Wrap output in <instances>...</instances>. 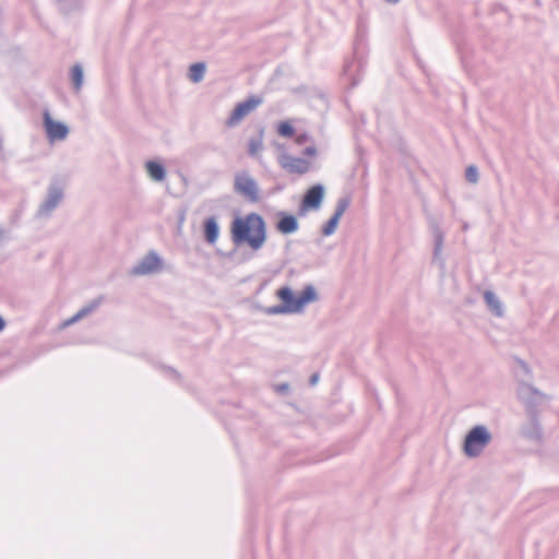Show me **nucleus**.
<instances>
[{"instance_id": "obj_1", "label": "nucleus", "mask_w": 559, "mask_h": 559, "mask_svg": "<svg viewBox=\"0 0 559 559\" xmlns=\"http://www.w3.org/2000/svg\"><path fill=\"white\" fill-rule=\"evenodd\" d=\"M231 235L234 242H247L251 249L259 250L266 240V225L260 214L250 213L233 222Z\"/></svg>"}, {"instance_id": "obj_2", "label": "nucleus", "mask_w": 559, "mask_h": 559, "mask_svg": "<svg viewBox=\"0 0 559 559\" xmlns=\"http://www.w3.org/2000/svg\"><path fill=\"white\" fill-rule=\"evenodd\" d=\"M276 297L282 301L264 308L263 312L267 316L300 313L305 307L318 300V294L312 285H307L299 296H295L289 286H283L276 290Z\"/></svg>"}, {"instance_id": "obj_3", "label": "nucleus", "mask_w": 559, "mask_h": 559, "mask_svg": "<svg viewBox=\"0 0 559 559\" xmlns=\"http://www.w3.org/2000/svg\"><path fill=\"white\" fill-rule=\"evenodd\" d=\"M492 435L484 425H476L466 433L462 451L469 459L478 457L485 449L490 444Z\"/></svg>"}, {"instance_id": "obj_4", "label": "nucleus", "mask_w": 559, "mask_h": 559, "mask_svg": "<svg viewBox=\"0 0 559 559\" xmlns=\"http://www.w3.org/2000/svg\"><path fill=\"white\" fill-rule=\"evenodd\" d=\"M518 400L523 404L526 414H538L539 407L551 400V396L535 388L532 383L516 386Z\"/></svg>"}, {"instance_id": "obj_5", "label": "nucleus", "mask_w": 559, "mask_h": 559, "mask_svg": "<svg viewBox=\"0 0 559 559\" xmlns=\"http://www.w3.org/2000/svg\"><path fill=\"white\" fill-rule=\"evenodd\" d=\"M233 188L238 195L249 202H257L260 199L259 185L248 170L235 174Z\"/></svg>"}, {"instance_id": "obj_6", "label": "nucleus", "mask_w": 559, "mask_h": 559, "mask_svg": "<svg viewBox=\"0 0 559 559\" xmlns=\"http://www.w3.org/2000/svg\"><path fill=\"white\" fill-rule=\"evenodd\" d=\"M63 200V190L59 186L51 185L48 188L47 195L39 204L36 216L48 218Z\"/></svg>"}, {"instance_id": "obj_7", "label": "nucleus", "mask_w": 559, "mask_h": 559, "mask_svg": "<svg viewBox=\"0 0 559 559\" xmlns=\"http://www.w3.org/2000/svg\"><path fill=\"white\" fill-rule=\"evenodd\" d=\"M43 126L50 143L63 141L69 135L68 126L63 122L53 120L48 110H45L43 114Z\"/></svg>"}, {"instance_id": "obj_8", "label": "nucleus", "mask_w": 559, "mask_h": 559, "mask_svg": "<svg viewBox=\"0 0 559 559\" xmlns=\"http://www.w3.org/2000/svg\"><path fill=\"white\" fill-rule=\"evenodd\" d=\"M262 102L263 100L261 97L251 96L245 102L237 104L227 120V126H237L245 117L255 110L262 104Z\"/></svg>"}, {"instance_id": "obj_9", "label": "nucleus", "mask_w": 559, "mask_h": 559, "mask_svg": "<svg viewBox=\"0 0 559 559\" xmlns=\"http://www.w3.org/2000/svg\"><path fill=\"white\" fill-rule=\"evenodd\" d=\"M162 269V259L155 251L145 254L130 271L132 275L143 276L157 273Z\"/></svg>"}, {"instance_id": "obj_10", "label": "nucleus", "mask_w": 559, "mask_h": 559, "mask_svg": "<svg viewBox=\"0 0 559 559\" xmlns=\"http://www.w3.org/2000/svg\"><path fill=\"white\" fill-rule=\"evenodd\" d=\"M520 436L534 443L542 442L543 428L538 414H526V420L520 427Z\"/></svg>"}, {"instance_id": "obj_11", "label": "nucleus", "mask_w": 559, "mask_h": 559, "mask_svg": "<svg viewBox=\"0 0 559 559\" xmlns=\"http://www.w3.org/2000/svg\"><path fill=\"white\" fill-rule=\"evenodd\" d=\"M430 228H431V231L433 235L432 264L438 266L440 272L443 274L445 272V259L443 255L444 234L442 233V230L437 222H432L430 224Z\"/></svg>"}, {"instance_id": "obj_12", "label": "nucleus", "mask_w": 559, "mask_h": 559, "mask_svg": "<svg viewBox=\"0 0 559 559\" xmlns=\"http://www.w3.org/2000/svg\"><path fill=\"white\" fill-rule=\"evenodd\" d=\"M324 197V187L322 185H314L304 195L301 207L302 210L319 209Z\"/></svg>"}, {"instance_id": "obj_13", "label": "nucleus", "mask_w": 559, "mask_h": 559, "mask_svg": "<svg viewBox=\"0 0 559 559\" xmlns=\"http://www.w3.org/2000/svg\"><path fill=\"white\" fill-rule=\"evenodd\" d=\"M278 162L280 165L289 173L305 174L309 169V163L301 157H294L288 154H283L280 156Z\"/></svg>"}, {"instance_id": "obj_14", "label": "nucleus", "mask_w": 559, "mask_h": 559, "mask_svg": "<svg viewBox=\"0 0 559 559\" xmlns=\"http://www.w3.org/2000/svg\"><path fill=\"white\" fill-rule=\"evenodd\" d=\"M513 372L516 378V386L530 384L533 380V374L530 366L522 359H515L513 365Z\"/></svg>"}, {"instance_id": "obj_15", "label": "nucleus", "mask_w": 559, "mask_h": 559, "mask_svg": "<svg viewBox=\"0 0 559 559\" xmlns=\"http://www.w3.org/2000/svg\"><path fill=\"white\" fill-rule=\"evenodd\" d=\"M298 221L297 218L285 212L278 213V221L276 223V228L281 234L288 235L298 230Z\"/></svg>"}, {"instance_id": "obj_16", "label": "nucleus", "mask_w": 559, "mask_h": 559, "mask_svg": "<svg viewBox=\"0 0 559 559\" xmlns=\"http://www.w3.org/2000/svg\"><path fill=\"white\" fill-rule=\"evenodd\" d=\"M148 177L156 182H160L166 178L165 167L157 160H147L144 165Z\"/></svg>"}, {"instance_id": "obj_17", "label": "nucleus", "mask_w": 559, "mask_h": 559, "mask_svg": "<svg viewBox=\"0 0 559 559\" xmlns=\"http://www.w3.org/2000/svg\"><path fill=\"white\" fill-rule=\"evenodd\" d=\"M484 299L486 306L496 317H502L504 313L503 306L498 296L491 290L484 292Z\"/></svg>"}, {"instance_id": "obj_18", "label": "nucleus", "mask_w": 559, "mask_h": 559, "mask_svg": "<svg viewBox=\"0 0 559 559\" xmlns=\"http://www.w3.org/2000/svg\"><path fill=\"white\" fill-rule=\"evenodd\" d=\"M219 234V227L215 217H209L204 222V235L209 243H215Z\"/></svg>"}, {"instance_id": "obj_19", "label": "nucleus", "mask_w": 559, "mask_h": 559, "mask_svg": "<svg viewBox=\"0 0 559 559\" xmlns=\"http://www.w3.org/2000/svg\"><path fill=\"white\" fill-rule=\"evenodd\" d=\"M70 79L73 90L78 93L82 90L84 83V71L80 63H75L70 71Z\"/></svg>"}, {"instance_id": "obj_20", "label": "nucleus", "mask_w": 559, "mask_h": 559, "mask_svg": "<svg viewBox=\"0 0 559 559\" xmlns=\"http://www.w3.org/2000/svg\"><path fill=\"white\" fill-rule=\"evenodd\" d=\"M57 5L62 14H71L80 10L82 0H57Z\"/></svg>"}, {"instance_id": "obj_21", "label": "nucleus", "mask_w": 559, "mask_h": 559, "mask_svg": "<svg viewBox=\"0 0 559 559\" xmlns=\"http://www.w3.org/2000/svg\"><path fill=\"white\" fill-rule=\"evenodd\" d=\"M205 70H206V67H205V63H203V62H197V63H193L192 66H190V69H189L190 81L193 83L201 82L204 79Z\"/></svg>"}, {"instance_id": "obj_22", "label": "nucleus", "mask_w": 559, "mask_h": 559, "mask_svg": "<svg viewBox=\"0 0 559 559\" xmlns=\"http://www.w3.org/2000/svg\"><path fill=\"white\" fill-rule=\"evenodd\" d=\"M97 306H98V301H93L91 305L82 308L73 317L68 319L64 322V325L66 326L71 325V324L78 322L79 320L85 318L87 314H90L92 311H94L97 308Z\"/></svg>"}, {"instance_id": "obj_23", "label": "nucleus", "mask_w": 559, "mask_h": 559, "mask_svg": "<svg viewBox=\"0 0 559 559\" xmlns=\"http://www.w3.org/2000/svg\"><path fill=\"white\" fill-rule=\"evenodd\" d=\"M263 150V139L262 133L257 138H251L248 142V153L257 157L261 151Z\"/></svg>"}, {"instance_id": "obj_24", "label": "nucleus", "mask_w": 559, "mask_h": 559, "mask_svg": "<svg viewBox=\"0 0 559 559\" xmlns=\"http://www.w3.org/2000/svg\"><path fill=\"white\" fill-rule=\"evenodd\" d=\"M350 204V199L348 197H343L337 200L335 211L333 216H336L341 219L345 211L348 209Z\"/></svg>"}, {"instance_id": "obj_25", "label": "nucleus", "mask_w": 559, "mask_h": 559, "mask_svg": "<svg viewBox=\"0 0 559 559\" xmlns=\"http://www.w3.org/2000/svg\"><path fill=\"white\" fill-rule=\"evenodd\" d=\"M338 222H340V218L332 215L331 218L325 224V226L322 228V234L324 236L333 235L337 228Z\"/></svg>"}, {"instance_id": "obj_26", "label": "nucleus", "mask_w": 559, "mask_h": 559, "mask_svg": "<svg viewBox=\"0 0 559 559\" xmlns=\"http://www.w3.org/2000/svg\"><path fill=\"white\" fill-rule=\"evenodd\" d=\"M465 178L471 183H477L479 180L478 168L474 165H469L465 171Z\"/></svg>"}, {"instance_id": "obj_27", "label": "nucleus", "mask_w": 559, "mask_h": 559, "mask_svg": "<svg viewBox=\"0 0 559 559\" xmlns=\"http://www.w3.org/2000/svg\"><path fill=\"white\" fill-rule=\"evenodd\" d=\"M277 132L281 136L292 138L294 135V128L289 122L284 121L278 124Z\"/></svg>"}, {"instance_id": "obj_28", "label": "nucleus", "mask_w": 559, "mask_h": 559, "mask_svg": "<svg viewBox=\"0 0 559 559\" xmlns=\"http://www.w3.org/2000/svg\"><path fill=\"white\" fill-rule=\"evenodd\" d=\"M275 390L281 394H284L288 392L289 385L288 383H281L275 386Z\"/></svg>"}, {"instance_id": "obj_29", "label": "nucleus", "mask_w": 559, "mask_h": 559, "mask_svg": "<svg viewBox=\"0 0 559 559\" xmlns=\"http://www.w3.org/2000/svg\"><path fill=\"white\" fill-rule=\"evenodd\" d=\"M317 153V150L314 146H308L306 150H305V154L308 155V156H313L316 155Z\"/></svg>"}, {"instance_id": "obj_30", "label": "nucleus", "mask_w": 559, "mask_h": 559, "mask_svg": "<svg viewBox=\"0 0 559 559\" xmlns=\"http://www.w3.org/2000/svg\"><path fill=\"white\" fill-rule=\"evenodd\" d=\"M319 381V374L318 373H313L310 378V384L311 385H316Z\"/></svg>"}, {"instance_id": "obj_31", "label": "nucleus", "mask_w": 559, "mask_h": 559, "mask_svg": "<svg viewBox=\"0 0 559 559\" xmlns=\"http://www.w3.org/2000/svg\"><path fill=\"white\" fill-rule=\"evenodd\" d=\"M308 139V135L307 134H300L298 138H297V143L299 144H302L307 141Z\"/></svg>"}, {"instance_id": "obj_32", "label": "nucleus", "mask_w": 559, "mask_h": 559, "mask_svg": "<svg viewBox=\"0 0 559 559\" xmlns=\"http://www.w3.org/2000/svg\"><path fill=\"white\" fill-rule=\"evenodd\" d=\"M5 234H7L5 229L3 228L2 225H0V242L4 239Z\"/></svg>"}, {"instance_id": "obj_33", "label": "nucleus", "mask_w": 559, "mask_h": 559, "mask_svg": "<svg viewBox=\"0 0 559 559\" xmlns=\"http://www.w3.org/2000/svg\"><path fill=\"white\" fill-rule=\"evenodd\" d=\"M5 326V322L3 320V318L0 316V332L4 329Z\"/></svg>"}, {"instance_id": "obj_34", "label": "nucleus", "mask_w": 559, "mask_h": 559, "mask_svg": "<svg viewBox=\"0 0 559 559\" xmlns=\"http://www.w3.org/2000/svg\"><path fill=\"white\" fill-rule=\"evenodd\" d=\"M386 3H390V4H396L400 2V0H384Z\"/></svg>"}]
</instances>
